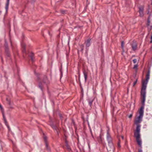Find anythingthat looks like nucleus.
<instances>
[{"mask_svg": "<svg viewBox=\"0 0 152 152\" xmlns=\"http://www.w3.org/2000/svg\"><path fill=\"white\" fill-rule=\"evenodd\" d=\"M84 77H85V81H86L87 79V74L86 72H84Z\"/></svg>", "mask_w": 152, "mask_h": 152, "instance_id": "15", "label": "nucleus"}, {"mask_svg": "<svg viewBox=\"0 0 152 152\" xmlns=\"http://www.w3.org/2000/svg\"><path fill=\"white\" fill-rule=\"evenodd\" d=\"M25 46H26V45L24 44L23 43L22 44V47L23 48V53H25Z\"/></svg>", "mask_w": 152, "mask_h": 152, "instance_id": "14", "label": "nucleus"}, {"mask_svg": "<svg viewBox=\"0 0 152 152\" xmlns=\"http://www.w3.org/2000/svg\"><path fill=\"white\" fill-rule=\"evenodd\" d=\"M9 2L10 0H7V3L5 7V8L6 9V12L8 10V6L9 4Z\"/></svg>", "mask_w": 152, "mask_h": 152, "instance_id": "12", "label": "nucleus"}, {"mask_svg": "<svg viewBox=\"0 0 152 152\" xmlns=\"http://www.w3.org/2000/svg\"><path fill=\"white\" fill-rule=\"evenodd\" d=\"M83 49L82 48V49H81V51H83Z\"/></svg>", "mask_w": 152, "mask_h": 152, "instance_id": "32", "label": "nucleus"}, {"mask_svg": "<svg viewBox=\"0 0 152 152\" xmlns=\"http://www.w3.org/2000/svg\"><path fill=\"white\" fill-rule=\"evenodd\" d=\"M0 109L1 111V113L2 114V115H3V119L4 120V122L6 125H7V121H6V119L5 118V115H4V110L2 107V106L0 104Z\"/></svg>", "mask_w": 152, "mask_h": 152, "instance_id": "7", "label": "nucleus"}, {"mask_svg": "<svg viewBox=\"0 0 152 152\" xmlns=\"http://www.w3.org/2000/svg\"><path fill=\"white\" fill-rule=\"evenodd\" d=\"M92 102H93V101H90L89 102V104L90 106H91V105L92 103Z\"/></svg>", "mask_w": 152, "mask_h": 152, "instance_id": "21", "label": "nucleus"}, {"mask_svg": "<svg viewBox=\"0 0 152 152\" xmlns=\"http://www.w3.org/2000/svg\"><path fill=\"white\" fill-rule=\"evenodd\" d=\"M44 139H45V140H46V138L45 137H44Z\"/></svg>", "mask_w": 152, "mask_h": 152, "instance_id": "28", "label": "nucleus"}, {"mask_svg": "<svg viewBox=\"0 0 152 152\" xmlns=\"http://www.w3.org/2000/svg\"><path fill=\"white\" fill-rule=\"evenodd\" d=\"M136 140L138 144V145L140 146H141L142 144V141L140 138H136Z\"/></svg>", "mask_w": 152, "mask_h": 152, "instance_id": "11", "label": "nucleus"}, {"mask_svg": "<svg viewBox=\"0 0 152 152\" xmlns=\"http://www.w3.org/2000/svg\"><path fill=\"white\" fill-rule=\"evenodd\" d=\"M31 59L32 61H33V57H32V56H31Z\"/></svg>", "mask_w": 152, "mask_h": 152, "instance_id": "26", "label": "nucleus"}, {"mask_svg": "<svg viewBox=\"0 0 152 152\" xmlns=\"http://www.w3.org/2000/svg\"><path fill=\"white\" fill-rule=\"evenodd\" d=\"M152 42V39H151V43Z\"/></svg>", "mask_w": 152, "mask_h": 152, "instance_id": "33", "label": "nucleus"}, {"mask_svg": "<svg viewBox=\"0 0 152 152\" xmlns=\"http://www.w3.org/2000/svg\"><path fill=\"white\" fill-rule=\"evenodd\" d=\"M132 114H131L130 115H129V118H132Z\"/></svg>", "mask_w": 152, "mask_h": 152, "instance_id": "23", "label": "nucleus"}, {"mask_svg": "<svg viewBox=\"0 0 152 152\" xmlns=\"http://www.w3.org/2000/svg\"><path fill=\"white\" fill-rule=\"evenodd\" d=\"M139 12L140 13V16L141 17H142L144 15L143 14V7L142 6L139 7Z\"/></svg>", "mask_w": 152, "mask_h": 152, "instance_id": "8", "label": "nucleus"}, {"mask_svg": "<svg viewBox=\"0 0 152 152\" xmlns=\"http://www.w3.org/2000/svg\"><path fill=\"white\" fill-rule=\"evenodd\" d=\"M149 77L150 74L149 73H148L146 75V80L145 81V80H143L142 81V88L143 89V88H145V89H146L147 85L149 79Z\"/></svg>", "mask_w": 152, "mask_h": 152, "instance_id": "2", "label": "nucleus"}, {"mask_svg": "<svg viewBox=\"0 0 152 152\" xmlns=\"http://www.w3.org/2000/svg\"><path fill=\"white\" fill-rule=\"evenodd\" d=\"M132 47L133 50H136L137 49V44L136 43H134L132 45Z\"/></svg>", "mask_w": 152, "mask_h": 152, "instance_id": "13", "label": "nucleus"}, {"mask_svg": "<svg viewBox=\"0 0 152 152\" xmlns=\"http://www.w3.org/2000/svg\"><path fill=\"white\" fill-rule=\"evenodd\" d=\"M108 144L109 147L108 149L110 151H112L114 152L115 149V148L112 142L108 143Z\"/></svg>", "mask_w": 152, "mask_h": 152, "instance_id": "6", "label": "nucleus"}, {"mask_svg": "<svg viewBox=\"0 0 152 152\" xmlns=\"http://www.w3.org/2000/svg\"><path fill=\"white\" fill-rule=\"evenodd\" d=\"M124 42H121V47L123 49L124 48Z\"/></svg>", "mask_w": 152, "mask_h": 152, "instance_id": "22", "label": "nucleus"}, {"mask_svg": "<svg viewBox=\"0 0 152 152\" xmlns=\"http://www.w3.org/2000/svg\"><path fill=\"white\" fill-rule=\"evenodd\" d=\"M39 87L41 89H42V87H41V86H39Z\"/></svg>", "mask_w": 152, "mask_h": 152, "instance_id": "29", "label": "nucleus"}, {"mask_svg": "<svg viewBox=\"0 0 152 152\" xmlns=\"http://www.w3.org/2000/svg\"><path fill=\"white\" fill-rule=\"evenodd\" d=\"M46 146H47V144H46Z\"/></svg>", "mask_w": 152, "mask_h": 152, "instance_id": "34", "label": "nucleus"}, {"mask_svg": "<svg viewBox=\"0 0 152 152\" xmlns=\"http://www.w3.org/2000/svg\"><path fill=\"white\" fill-rule=\"evenodd\" d=\"M137 82V79L134 82V83H133V86H134L135 85V84H136Z\"/></svg>", "mask_w": 152, "mask_h": 152, "instance_id": "18", "label": "nucleus"}, {"mask_svg": "<svg viewBox=\"0 0 152 152\" xmlns=\"http://www.w3.org/2000/svg\"><path fill=\"white\" fill-rule=\"evenodd\" d=\"M138 152H142V151L141 149H139L138 150Z\"/></svg>", "mask_w": 152, "mask_h": 152, "instance_id": "24", "label": "nucleus"}, {"mask_svg": "<svg viewBox=\"0 0 152 152\" xmlns=\"http://www.w3.org/2000/svg\"><path fill=\"white\" fill-rule=\"evenodd\" d=\"M91 39H88L87 41L85 42V43L86 45V49H87V51H86V52H87V51L88 50V49H87V48L88 47L90 46L91 45L90 43V41H91Z\"/></svg>", "mask_w": 152, "mask_h": 152, "instance_id": "9", "label": "nucleus"}, {"mask_svg": "<svg viewBox=\"0 0 152 152\" xmlns=\"http://www.w3.org/2000/svg\"><path fill=\"white\" fill-rule=\"evenodd\" d=\"M65 145L66 146L67 149L69 151H70V149L69 148V146H68L67 143V142L66 141L65 142Z\"/></svg>", "mask_w": 152, "mask_h": 152, "instance_id": "16", "label": "nucleus"}, {"mask_svg": "<svg viewBox=\"0 0 152 152\" xmlns=\"http://www.w3.org/2000/svg\"><path fill=\"white\" fill-rule=\"evenodd\" d=\"M141 93L142 97V105H144L145 100L146 96V89H145V88H143V89L142 88Z\"/></svg>", "mask_w": 152, "mask_h": 152, "instance_id": "3", "label": "nucleus"}, {"mask_svg": "<svg viewBox=\"0 0 152 152\" xmlns=\"http://www.w3.org/2000/svg\"><path fill=\"white\" fill-rule=\"evenodd\" d=\"M140 128L139 126H137L136 129L134 132V136L136 138L140 137Z\"/></svg>", "mask_w": 152, "mask_h": 152, "instance_id": "4", "label": "nucleus"}, {"mask_svg": "<svg viewBox=\"0 0 152 152\" xmlns=\"http://www.w3.org/2000/svg\"><path fill=\"white\" fill-rule=\"evenodd\" d=\"M107 139L108 142V143L112 142L111 138L108 132H107Z\"/></svg>", "mask_w": 152, "mask_h": 152, "instance_id": "10", "label": "nucleus"}, {"mask_svg": "<svg viewBox=\"0 0 152 152\" xmlns=\"http://www.w3.org/2000/svg\"><path fill=\"white\" fill-rule=\"evenodd\" d=\"M147 25L148 28L149 30H151L152 28V17L150 16L148 18Z\"/></svg>", "mask_w": 152, "mask_h": 152, "instance_id": "5", "label": "nucleus"}, {"mask_svg": "<svg viewBox=\"0 0 152 152\" xmlns=\"http://www.w3.org/2000/svg\"><path fill=\"white\" fill-rule=\"evenodd\" d=\"M6 100H7V101L9 102V104H10V102H9V100L8 99V98H7V99H6Z\"/></svg>", "mask_w": 152, "mask_h": 152, "instance_id": "25", "label": "nucleus"}, {"mask_svg": "<svg viewBox=\"0 0 152 152\" xmlns=\"http://www.w3.org/2000/svg\"><path fill=\"white\" fill-rule=\"evenodd\" d=\"M35 0H32L33 2H34Z\"/></svg>", "mask_w": 152, "mask_h": 152, "instance_id": "30", "label": "nucleus"}, {"mask_svg": "<svg viewBox=\"0 0 152 152\" xmlns=\"http://www.w3.org/2000/svg\"><path fill=\"white\" fill-rule=\"evenodd\" d=\"M151 39H152V35L151 36Z\"/></svg>", "mask_w": 152, "mask_h": 152, "instance_id": "31", "label": "nucleus"}, {"mask_svg": "<svg viewBox=\"0 0 152 152\" xmlns=\"http://www.w3.org/2000/svg\"><path fill=\"white\" fill-rule=\"evenodd\" d=\"M121 138L122 139H124V137L123 136H121Z\"/></svg>", "mask_w": 152, "mask_h": 152, "instance_id": "27", "label": "nucleus"}, {"mask_svg": "<svg viewBox=\"0 0 152 152\" xmlns=\"http://www.w3.org/2000/svg\"><path fill=\"white\" fill-rule=\"evenodd\" d=\"M137 60L136 59H134L133 60V62L134 64H135L136 63Z\"/></svg>", "mask_w": 152, "mask_h": 152, "instance_id": "19", "label": "nucleus"}, {"mask_svg": "<svg viewBox=\"0 0 152 152\" xmlns=\"http://www.w3.org/2000/svg\"><path fill=\"white\" fill-rule=\"evenodd\" d=\"M137 65L135 64L134 65L133 68L134 69H137Z\"/></svg>", "mask_w": 152, "mask_h": 152, "instance_id": "20", "label": "nucleus"}, {"mask_svg": "<svg viewBox=\"0 0 152 152\" xmlns=\"http://www.w3.org/2000/svg\"><path fill=\"white\" fill-rule=\"evenodd\" d=\"M120 147H121L120 142V141H119L118 143V148H120Z\"/></svg>", "mask_w": 152, "mask_h": 152, "instance_id": "17", "label": "nucleus"}, {"mask_svg": "<svg viewBox=\"0 0 152 152\" xmlns=\"http://www.w3.org/2000/svg\"><path fill=\"white\" fill-rule=\"evenodd\" d=\"M143 108L141 107L139 111V115L135 118L134 121V123L137 125V126H139L140 127H141V125L139 124V123L142 121L143 115Z\"/></svg>", "mask_w": 152, "mask_h": 152, "instance_id": "1", "label": "nucleus"}]
</instances>
